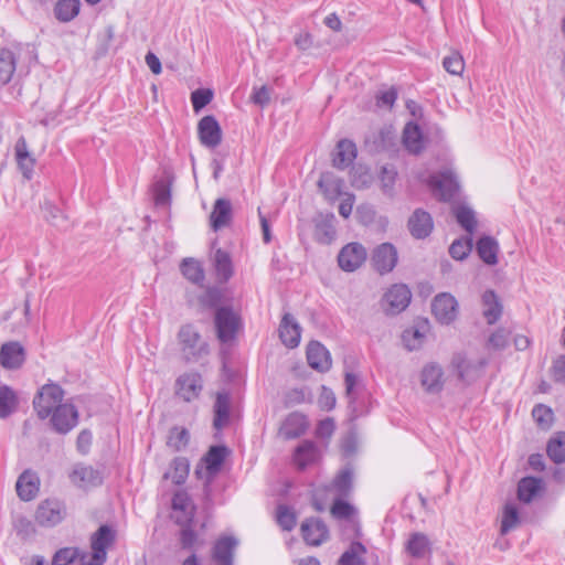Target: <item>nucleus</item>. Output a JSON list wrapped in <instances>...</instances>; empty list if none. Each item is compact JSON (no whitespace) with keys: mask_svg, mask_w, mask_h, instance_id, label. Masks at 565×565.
<instances>
[{"mask_svg":"<svg viewBox=\"0 0 565 565\" xmlns=\"http://www.w3.org/2000/svg\"><path fill=\"white\" fill-rule=\"evenodd\" d=\"M543 481L535 477H524L518 483V499L524 503L532 502L543 491Z\"/></svg>","mask_w":565,"mask_h":565,"instance_id":"28","label":"nucleus"},{"mask_svg":"<svg viewBox=\"0 0 565 565\" xmlns=\"http://www.w3.org/2000/svg\"><path fill=\"white\" fill-rule=\"evenodd\" d=\"M238 542L233 536L218 539L212 550V559L217 565H233L234 550Z\"/></svg>","mask_w":565,"mask_h":565,"instance_id":"19","label":"nucleus"},{"mask_svg":"<svg viewBox=\"0 0 565 565\" xmlns=\"http://www.w3.org/2000/svg\"><path fill=\"white\" fill-rule=\"evenodd\" d=\"M451 364L456 369L458 376L469 383L483 374L488 360L486 358L468 359L466 355L458 353L452 358Z\"/></svg>","mask_w":565,"mask_h":565,"instance_id":"5","label":"nucleus"},{"mask_svg":"<svg viewBox=\"0 0 565 565\" xmlns=\"http://www.w3.org/2000/svg\"><path fill=\"white\" fill-rule=\"evenodd\" d=\"M79 0H58L54 7V15L61 22H70L79 13Z\"/></svg>","mask_w":565,"mask_h":565,"instance_id":"40","label":"nucleus"},{"mask_svg":"<svg viewBox=\"0 0 565 565\" xmlns=\"http://www.w3.org/2000/svg\"><path fill=\"white\" fill-rule=\"evenodd\" d=\"M182 275L194 284H200L204 280V270L201 264L193 259H184L180 266Z\"/></svg>","mask_w":565,"mask_h":565,"instance_id":"46","label":"nucleus"},{"mask_svg":"<svg viewBox=\"0 0 565 565\" xmlns=\"http://www.w3.org/2000/svg\"><path fill=\"white\" fill-rule=\"evenodd\" d=\"M65 516V508L57 500L42 502L35 512V520L42 526H54Z\"/></svg>","mask_w":565,"mask_h":565,"instance_id":"11","label":"nucleus"},{"mask_svg":"<svg viewBox=\"0 0 565 565\" xmlns=\"http://www.w3.org/2000/svg\"><path fill=\"white\" fill-rule=\"evenodd\" d=\"M170 185L166 180H158L153 185V198L157 205H166L170 201Z\"/></svg>","mask_w":565,"mask_h":565,"instance_id":"59","label":"nucleus"},{"mask_svg":"<svg viewBox=\"0 0 565 565\" xmlns=\"http://www.w3.org/2000/svg\"><path fill=\"white\" fill-rule=\"evenodd\" d=\"M190 439V434L186 428L183 427H173L171 428L167 445L175 451H179L188 445Z\"/></svg>","mask_w":565,"mask_h":565,"instance_id":"49","label":"nucleus"},{"mask_svg":"<svg viewBox=\"0 0 565 565\" xmlns=\"http://www.w3.org/2000/svg\"><path fill=\"white\" fill-rule=\"evenodd\" d=\"M200 141L207 148H216L222 141V130L213 116H204L198 125Z\"/></svg>","mask_w":565,"mask_h":565,"instance_id":"13","label":"nucleus"},{"mask_svg":"<svg viewBox=\"0 0 565 565\" xmlns=\"http://www.w3.org/2000/svg\"><path fill=\"white\" fill-rule=\"evenodd\" d=\"M477 253L487 265H495L498 263L499 245L491 236H482L477 242Z\"/></svg>","mask_w":565,"mask_h":565,"instance_id":"34","label":"nucleus"},{"mask_svg":"<svg viewBox=\"0 0 565 565\" xmlns=\"http://www.w3.org/2000/svg\"><path fill=\"white\" fill-rule=\"evenodd\" d=\"M431 311L440 323L449 324L457 318L458 302L451 294L441 292L434 298Z\"/></svg>","mask_w":565,"mask_h":565,"instance_id":"7","label":"nucleus"},{"mask_svg":"<svg viewBox=\"0 0 565 565\" xmlns=\"http://www.w3.org/2000/svg\"><path fill=\"white\" fill-rule=\"evenodd\" d=\"M532 416L534 420L543 428H550L554 418L552 409L543 404L534 406Z\"/></svg>","mask_w":565,"mask_h":565,"instance_id":"54","label":"nucleus"},{"mask_svg":"<svg viewBox=\"0 0 565 565\" xmlns=\"http://www.w3.org/2000/svg\"><path fill=\"white\" fill-rule=\"evenodd\" d=\"M15 56L8 49L0 50V84L7 85L15 72Z\"/></svg>","mask_w":565,"mask_h":565,"instance_id":"42","label":"nucleus"},{"mask_svg":"<svg viewBox=\"0 0 565 565\" xmlns=\"http://www.w3.org/2000/svg\"><path fill=\"white\" fill-rule=\"evenodd\" d=\"M300 530L306 543L312 546H319L329 537V530L326 523L318 518L305 520Z\"/></svg>","mask_w":565,"mask_h":565,"instance_id":"14","label":"nucleus"},{"mask_svg":"<svg viewBox=\"0 0 565 565\" xmlns=\"http://www.w3.org/2000/svg\"><path fill=\"white\" fill-rule=\"evenodd\" d=\"M25 360L24 348L18 341L2 344L0 349V364L8 370L19 369Z\"/></svg>","mask_w":565,"mask_h":565,"instance_id":"17","label":"nucleus"},{"mask_svg":"<svg viewBox=\"0 0 565 565\" xmlns=\"http://www.w3.org/2000/svg\"><path fill=\"white\" fill-rule=\"evenodd\" d=\"M412 292L404 284L393 285L384 295L383 301L391 313H398L409 305Z\"/></svg>","mask_w":565,"mask_h":565,"instance_id":"12","label":"nucleus"},{"mask_svg":"<svg viewBox=\"0 0 565 565\" xmlns=\"http://www.w3.org/2000/svg\"><path fill=\"white\" fill-rule=\"evenodd\" d=\"M202 390L203 380L199 372H184L175 380V394L184 402L196 399Z\"/></svg>","mask_w":565,"mask_h":565,"instance_id":"6","label":"nucleus"},{"mask_svg":"<svg viewBox=\"0 0 565 565\" xmlns=\"http://www.w3.org/2000/svg\"><path fill=\"white\" fill-rule=\"evenodd\" d=\"M213 264L220 282H226L233 276V264L227 252L218 248L215 250Z\"/></svg>","mask_w":565,"mask_h":565,"instance_id":"33","label":"nucleus"},{"mask_svg":"<svg viewBox=\"0 0 565 565\" xmlns=\"http://www.w3.org/2000/svg\"><path fill=\"white\" fill-rule=\"evenodd\" d=\"M455 215L460 226L465 228L469 235L472 236L477 227L475 212L470 207L462 205L456 209Z\"/></svg>","mask_w":565,"mask_h":565,"instance_id":"48","label":"nucleus"},{"mask_svg":"<svg viewBox=\"0 0 565 565\" xmlns=\"http://www.w3.org/2000/svg\"><path fill=\"white\" fill-rule=\"evenodd\" d=\"M50 416L52 426L58 434H67L78 423V411L71 403L60 405Z\"/></svg>","mask_w":565,"mask_h":565,"instance_id":"8","label":"nucleus"},{"mask_svg":"<svg viewBox=\"0 0 565 565\" xmlns=\"http://www.w3.org/2000/svg\"><path fill=\"white\" fill-rule=\"evenodd\" d=\"M397 177V171L393 166H383L380 173L381 186L384 193L392 194L393 186Z\"/></svg>","mask_w":565,"mask_h":565,"instance_id":"55","label":"nucleus"},{"mask_svg":"<svg viewBox=\"0 0 565 565\" xmlns=\"http://www.w3.org/2000/svg\"><path fill=\"white\" fill-rule=\"evenodd\" d=\"M306 417L300 413L289 414L280 426L279 434L285 439H294L301 436L307 429Z\"/></svg>","mask_w":565,"mask_h":565,"instance_id":"26","label":"nucleus"},{"mask_svg":"<svg viewBox=\"0 0 565 565\" xmlns=\"http://www.w3.org/2000/svg\"><path fill=\"white\" fill-rule=\"evenodd\" d=\"M356 152V146L353 141L348 139L340 140L337 143L335 151L333 153V167L344 170L354 161Z\"/></svg>","mask_w":565,"mask_h":565,"instance_id":"24","label":"nucleus"},{"mask_svg":"<svg viewBox=\"0 0 565 565\" xmlns=\"http://www.w3.org/2000/svg\"><path fill=\"white\" fill-rule=\"evenodd\" d=\"M425 334L418 329L405 330L402 334V340L407 350L413 351L420 348Z\"/></svg>","mask_w":565,"mask_h":565,"instance_id":"56","label":"nucleus"},{"mask_svg":"<svg viewBox=\"0 0 565 565\" xmlns=\"http://www.w3.org/2000/svg\"><path fill=\"white\" fill-rule=\"evenodd\" d=\"M278 333L281 342L289 349L297 348L301 338V327L296 318L286 312L280 321Z\"/></svg>","mask_w":565,"mask_h":565,"instance_id":"15","label":"nucleus"},{"mask_svg":"<svg viewBox=\"0 0 565 565\" xmlns=\"http://www.w3.org/2000/svg\"><path fill=\"white\" fill-rule=\"evenodd\" d=\"M406 552L415 558H423L429 554L430 542L427 535L420 532L412 533L406 543Z\"/></svg>","mask_w":565,"mask_h":565,"instance_id":"35","label":"nucleus"},{"mask_svg":"<svg viewBox=\"0 0 565 565\" xmlns=\"http://www.w3.org/2000/svg\"><path fill=\"white\" fill-rule=\"evenodd\" d=\"M181 359L185 363H196L210 354V345L199 329L192 323L182 324L177 333Z\"/></svg>","mask_w":565,"mask_h":565,"instance_id":"1","label":"nucleus"},{"mask_svg":"<svg viewBox=\"0 0 565 565\" xmlns=\"http://www.w3.org/2000/svg\"><path fill=\"white\" fill-rule=\"evenodd\" d=\"M70 478L71 481L79 488L94 487L102 483L99 472L89 466H75Z\"/></svg>","mask_w":565,"mask_h":565,"instance_id":"25","label":"nucleus"},{"mask_svg":"<svg viewBox=\"0 0 565 565\" xmlns=\"http://www.w3.org/2000/svg\"><path fill=\"white\" fill-rule=\"evenodd\" d=\"M18 495L24 500H32L39 491V479L38 477L29 471H24L18 479L17 484Z\"/></svg>","mask_w":565,"mask_h":565,"instance_id":"32","label":"nucleus"},{"mask_svg":"<svg viewBox=\"0 0 565 565\" xmlns=\"http://www.w3.org/2000/svg\"><path fill=\"white\" fill-rule=\"evenodd\" d=\"M78 555L77 548L64 547L55 553L52 565H68L76 562Z\"/></svg>","mask_w":565,"mask_h":565,"instance_id":"62","label":"nucleus"},{"mask_svg":"<svg viewBox=\"0 0 565 565\" xmlns=\"http://www.w3.org/2000/svg\"><path fill=\"white\" fill-rule=\"evenodd\" d=\"M444 372L440 365L436 363L427 364L420 375V382L427 393L436 394L443 390Z\"/></svg>","mask_w":565,"mask_h":565,"instance_id":"22","label":"nucleus"},{"mask_svg":"<svg viewBox=\"0 0 565 565\" xmlns=\"http://www.w3.org/2000/svg\"><path fill=\"white\" fill-rule=\"evenodd\" d=\"M365 553L366 548L362 543L353 542L339 558V565H365L363 559Z\"/></svg>","mask_w":565,"mask_h":565,"instance_id":"43","label":"nucleus"},{"mask_svg":"<svg viewBox=\"0 0 565 565\" xmlns=\"http://www.w3.org/2000/svg\"><path fill=\"white\" fill-rule=\"evenodd\" d=\"M213 98V93L210 89H196L191 94V102L194 110H200L205 107Z\"/></svg>","mask_w":565,"mask_h":565,"instance_id":"64","label":"nucleus"},{"mask_svg":"<svg viewBox=\"0 0 565 565\" xmlns=\"http://www.w3.org/2000/svg\"><path fill=\"white\" fill-rule=\"evenodd\" d=\"M189 475V462L185 458L178 457L172 460L169 470L163 478L171 480L174 484H182Z\"/></svg>","mask_w":565,"mask_h":565,"instance_id":"41","label":"nucleus"},{"mask_svg":"<svg viewBox=\"0 0 565 565\" xmlns=\"http://www.w3.org/2000/svg\"><path fill=\"white\" fill-rule=\"evenodd\" d=\"M276 521L284 531H291L296 526L297 516L289 507L280 504L277 508Z\"/></svg>","mask_w":565,"mask_h":565,"instance_id":"52","label":"nucleus"},{"mask_svg":"<svg viewBox=\"0 0 565 565\" xmlns=\"http://www.w3.org/2000/svg\"><path fill=\"white\" fill-rule=\"evenodd\" d=\"M318 186L328 199L333 200L341 193L342 181L332 174L326 173L320 177Z\"/></svg>","mask_w":565,"mask_h":565,"instance_id":"45","label":"nucleus"},{"mask_svg":"<svg viewBox=\"0 0 565 565\" xmlns=\"http://www.w3.org/2000/svg\"><path fill=\"white\" fill-rule=\"evenodd\" d=\"M227 454L225 446H212L204 457L206 469L211 473H215L220 470Z\"/></svg>","mask_w":565,"mask_h":565,"instance_id":"47","label":"nucleus"},{"mask_svg":"<svg viewBox=\"0 0 565 565\" xmlns=\"http://www.w3.org/2000/svg\"><path fill=\"white\" fill-rule=\"evenodd\" d=\"M510 332L504 328H498L488 339V344L494 350H503L509 344Z\"/></svg>","mask_w":565,"mask_h":565,"instance_id":"60","label":"nucleus"},{"mask_svg":"<svg viewBox=\"0 0 565 565\" xmlns=\"http://www.w3.org/2000/svg\"><path fill=\"white\" fill-rule=\"evenodd\" d=\"M334 215L329 214L321 216L316 221L315 238L321 244H330L335 236V228L333 225Z\"/></svg>","mask_w":565,"mask_h":565,"instance_id":"36","label":"nucleus"},{"mask_svg":"<svg viewBox=\"0 0 565 565\" xmlns=\"http://www.w3.org/2000/svg\"><path fill=\"white\" fill-rule=\"evenodd\" d=\"M354 513V508L342 500V498L334 497V502L331 507V514L337 519H349Z\"/></svg>","mask_w":565,"mask_h":565,"instance_id":"61","label":"nucleus"},{"mask_svg":"<svg viewBox=\"0 0 565 565\" xmlns=\"http://www.w3.org/2000/svg\"><path fill=\"white\" fill-rule=\"evenodd\" d=\"M232 218V204L226 199H217L210 215L211 226L218 231L230 224Z\"/></svg>","mask_w":565,"mask_h":565,"instance_id":"29","label":"nucleus"},{"mask_svg":"<svg viewBox=\"0 0 565 565\" xmlns=\"http://www.w3.org/2000/svg\"><path fill=\"white\" fill-rule=\"evenodd\" d=\"M483 316L489 324L495 323L502 315V306L492 290L482 295Z\"/></svg>","mask_w":565,"mask_h":565,"instance_id":"38","label":"nucleus"},{"mask_svg":"<svg viewBox=\"0 0 565 565\" xmlns=\"http://www.w3.org/2000/svg\"><path fill=\"white\" fill-rule=\"evenodd\" d=\"M443 66L451 75H461L465 70V62L461 54L454 51L444 57Z\"/></svg>","mask_w":565,"mask_h":565,"instance_id":"53","label":"nucleus"},{"mask_svg":"<svg viewBox=\"0 0 565 565\" xmlns=\"http://www.w3.org/2000/svg\"><path fill=\"white\" fill-rule=\"evenodd\" d=\"M546 451L555 463L565 462V433H557L551 438Z\"/></svg>","mask_w":565,"mask_h":565,"instance_id":"44","label":"nucleus"},{"mask_svg":"<svg viewBox=\"0 0 565 565\" xmlns=\"http://www.w3.org/2000/svg\"><path fill=\"white\" fill-rule=\"evenodd\" d=\"M395 134L388 129H381L377 135L374 137V145L376 151L388 150L394 146Z\"/></svg>","mask_w":565,"mask_h":565,"instance_id":"57","label":"nucleus"},{"mask_svg":"<svg viewBox=\"0 0 565 565\" xmlns=\"http://www.w3.org/2000/svg\"><path fill=\"white\" fill-rule=\"evenodd\" d=\"M352 487L353 471L350 467H345L339 471L326 490L332 492L337 498H345L350 494Z\"/></svg>","mask_w":565,"mask_h":565,"instance_id":"27","label":"nucleus"},{"mask_svg":"<svg viewBox=\"0 0 565 565\" xmlns=\"http://www.w3.org/2000/svg\"><path fill=\"white\" fill-rule=\"evenodd\" d=\"M427 184L433 195L445 202L451 201L459 191V182L450 169L430 175Z\"/></svg>","mask_w":565,"mask_h":565,"instance_id":"3","label":"nucleus"},{"mask_svg":"<svg viewBox=\"0 0 565 565\" xmlns=\"http://www.w3.org/2000/svg\"><path fill=\"white\" fill-rule=\"evenodd\" d=\"M19 405L17 393L8 385L0 386V418L12 415Z\"/></svg>","mask_w":565,"mask_h":565,"instance_id":"39","label":"nucleus"},{"mask_svg":"<svg viewBox=\"0 0 565 565\" xmlns=\"http://www.w3.org/2000/svg\"><path fill=\"white\" fill-rule=\"evenodd\" d=\"M14 150L17 162L23 177L30 180L35 166V159L30 154L28 143L23 137L18 139Z\"/></svg>","mask_w":565,"mask_h":565,"instance_id":"31","label":"nucleus"},{"mask_svg":"<svg viewBox=\"0 0 565 565\" xmlns=\"http://www.w3.org/2000/svg\"><path fill=\"white\" fill-rule=\"evenodd\" d=\"M373 178L367 169L355 168L352 172L351 183L356 189H366L372 184Z\"/></svg>","mask_w":565,"mask_h":565,"instance_id":"58","label":"nucleus"},{"mask_svg":"<svg viewBox=\"0 0 565 565\" xmlns=\"http://www.w3.org/2000/svg\"><path fill=\"white\" fill-rule=\"evenodd\" d=\"M397 250L391 243L379 245L372 254V264L381 275L387 274L394 269L397 264Z\"/></svg>","mask_w":565,"mask_h":565,"instance_id":"10","label":"nucleus"},{"mask_svg":"<svg viewBox=\"0 0 565 565\" xmlns=\"http://www.w3.org/2000/svg\"><path fill=\"white\" fill-rule=\"evenodd\" d=\"M321 457L317 445L311 440H303L294 452V462L298 469L303 470L316 463Z\"/></svg>","mask_w":565,"mask_h":565,"instance_id":"21","label":"nucleus"},{"mask_svg":"<svg viewBox=\"0 0 565 565\" xmlns=\"http://www.w3.org/2000/svg\"><path fill=\"white\" fill-rule=\"evenodd\" d=\"M230 395L226 392H218L214 403V420L215 429L221 430L230 423Z\"/></svg>","mask_w":565,"mask_h":565,"instance_id":"30","label":"nucleus"},{"mask_svg":"<svg viewBox=\"0 0 565 565\" xmlns=\"http://www.w3.org/2000/svg\"><path fill=\"white\" fill-rule=\"evenodd\" d=\"M407 226L413 237L417 239L426 238L434 228L433 217L423 209H417L409 216Z\"/></svg>","mask_w":565,"mask_h":565,"instance_id":"16","label":"nucleus"},{"mask_svg":"<svg viewBox=\"0 0 565 565\" xmlns=\"http://www.w3.org/2000/svg\"><path fill=\"white\" fill-rule=\"evenodd\" d=\"M214 320L217 339L223 343L233 341L241 327L239 317L230 308L222 307L216 310Z\"/></svg>","mask_w":565,"mask_h":565,"instance_id":"4","label":"nucleus"},{"mask_svg":"<svg viewBox=\"0 0 565 565\" xmlns=\"http://www.w3.org/2000/svg\"><path fill=\"white\" fill-rule=\"evenodd\" d=\"M173 519L179 525L191 524L194 515V508L190 498L184 492H177L172 498Z\"/></svg>","mask_w":565,"mask_h":565,"instance_id":"18","label":"nucleus"},{"mask_svg":"<svg viewBox=\"0 0 565 565\" xmlns=\"http://www.w3.org/2000/svg\"><path fill=\"white\" fill-rule=\"evenodd\" d=\"M308 364L319 371L326 372L331 367L329 351L318 341H311L307 347Z\"/></svg>","mask_w":565,"mask_h":565,"instance_id":"20","label":"nucleus"},{"mask_svg":"<svg viewBox=\"0 0 565 565\" xmlns=\"http://www.w3.org/2000/svg\"><path fill=\"white\" fill-rule=\"evenodd\" d=\"M44 211V217L47 222H50L54 226H62L65 216L63 215L62 211L53 205L51 202H45L43 205Z\"/></svg>","mask_w":565,"mask_h":565,"instance_id":"63","label":"nucleus"},{"mask_svg":"<svg viewBox=\"0 0 565 565\" xmlns=\"http://www.w3.org/2000/svg\"><path fill=\"white\" fill-rule=\"evenodd\" d=\"M403 145L412 153H419L424 148L423 136L418 125L408 122L403 130Z\"/></svg>","mask_w":565,"mask_h":565,"instance_id":"37","label":"nucleus"},{"mask_svg":"<svg viewBox=\"0 0 565 565\" xmlns=\"http://www.w3.org/2000/svg\"><path fill=\"white\" fill-rule=\"evenodd\" d=\"M64 390L56 383L44 384L33 399V407L41 419L50 417L52 412L63 405Z\"/></svg>","mask_w":565,"mask_h":565,"instance_id":"2","label":"nucleus"},{"mask_svg":"<svg viewBox=\"0 0 565 565\" xmlns=\"http://www.w3.org/2000/svg\"><path fill=\"white\" fill-rule=\"evenodd\" d=\"M472 249V237L468 235L467 237H461L452 242L449 247V254L452 258L457 260L465 259Z\"/></svg>","mask_w":565,"mask_h":565,"instance_id":"50","label":"nucleus"},{"mask_svg":"<svg viewBox=\"0 0 565 565\" xmlns=\"http://www.w3.org/2000/svg\"><path fill=\"white\" fill-rule=\"evenodd\" d=\"M115 534L108 525H102L92 537L93 558L106 561V550L114 542Z\"/></svg>","mask_w":565,"mask_h":565,"instance_id":"23","label":"nucleus"},{"mask_svg":"<svg viewBox=\"0 0 565 565\" xmlns=\"http://www.w3.org/2000/svg\"><path fill=\"white\" fill-rule=\"evenodd\" d=\"M520 522L518 508L512 503H507L503 509L501 521V534H507Z\"/></svg>","mask_w":565,"mask_h":565,"instance_id":"51","label":"nucleus"},{"mask_svg":"<svg viewBox=\"0 0 565 565\" xmlns=\"http://www.w3.org/2000/svg\"><path fill=\"white\" fill-rule=\"evenodd\" d=\"M366 249L360 243H349L340 250L338 263L344 271L356 270L366 259Z\"/></svg>","mask_w":565,"mask_h":565,"instance_id":"9","label":"nucleus"}]
</instances>
